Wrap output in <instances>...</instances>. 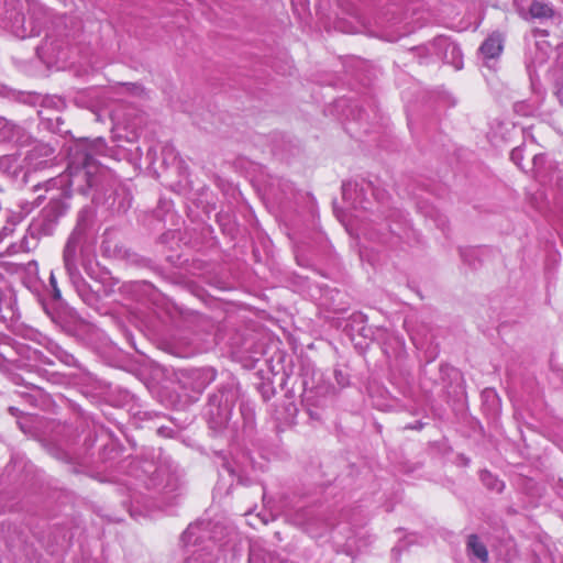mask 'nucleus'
<instances>
[{
	"label": "nucleus",
	"mask_w": 563,
	"mask_h": 563,
	"mask_svg": "<svg viewBox=\"0 0 563 563\" xmlns=\"http://www.w3.org/2000/svg\"><path fill=\"white\" fill-rule=\"evenodd\" d=\"M23 352H31V354H27V358H33L35 361H40L44 364H53V362L45 357L41 352L36 350H30L20 345H14L10 338H0V356L10 363L18 364L20 366L21 360L18 357V355L22 354Z\"/></svg>",
	"instance_id": "obj_8"
},
{
	"label": "nucleus",
	"mask_w": 563,
	"mask_h": 563,
	"mask_svg": "<svg viewBox=\"0 0 563 563\" xmlns=\"http://www.w3.org/2000/svg\"><path fill=\"white\" fill-rule=\"evenodd\" d=\"M523 152L525 148L522 146H518L515 147L510 153V159L520 168H522L521 162L523 159Z\"/></svg>",
	"instance_id": "obj_21"
},
{
	"label": "nucleus",
	"mask_w": 563,
	"mask_h": 563,
	"mask_svg": "<svg viewBox=\"0 0 563 563\" xmlns=\"http://www.w3.org/2000/svg\"><path fill=\"white\" fill-rule=\"evenodd\" d=\"M503 52V38L499 34H492L479 46L483 65L490 70L496 69L498 58Z\"/></svg>",
	"instance_id": "obj_10"
},
{
	"label": "nucleus",
	"mask_w": 563,
	"mask_h": 563,
	"mask_svg": "<svg viewBox=\"0 0 563 563\" xmlns=\"http://www.w3.org/2000/svg\"><path fill=\"white\" fill-rule=\"evenodd\" d=\"M194 377L203 378V383L199 386V388H203L211 380L214 379V372L212 369H196L192 372Z\"/></svg>",
	"instance_id": "obj_20"
},
{
	"label": "nucleus",
	"mask_w": 563,
	"mask_h": 563,
	"mask_svg": "<svg viewBox=\"0 0 563 563\" xmlns=\"http://www.w3.org/2000/svg\"><path fill=\"white\" fill-rule=\"evenodd\" d=\"M90 211L84 209L69 235L63 252V262L68 279L84 302H98L97 291L92 290L79 272V264L91 278L95 276L96 254L93 243L88 235Z\"/></svg>",
	"instance_id": "obj_3"
},
{
	"label": "nucleus",
	"mask_w": 563,
	"mask_h": 563,
	"mask_svg": "<svg viewBox=\"0 0 563 563\" xmlns=\"http://www.w3.org/2000/svg\"><path fill=\"white\" fill-rule=\"evenodd\" d=\"M519 14L528 20V19H544L550 18L553 14V10L549 3L534 0L531 2L529 10L526 11L521 2L519 0H515Z\"/></svg>",
	"instance_id": "obj_12"
},
{
	"label": "nucleus",
	"mask_w": 563,
	"mask_h": 563,
	"mask_svg": "<svg viewBox=\"0 0 563 563\" xmlns=\"http://www.w3.org/2000/svg\"><path fill=\"white\" fill-rule=\"evenodd\" d=\"M181 540L186 547L196 548L184 563H216L214 550L234 555L238 532L232 525L203 519L189 525Z\"/></svg>",
	"instance_id": "obj_4"
},
{
	"label": "nucleus",
	"mask_w": 563,
	"mask_h": 563,
	"mask_svg": "<svg viewBox=\"0 0 563 563\" xmlns=\"http://www.w3.org/2000/svg\"><path fill=\"white\" fill-rule=\"evenodd\" d=\"M467 550L470 554L475 556L482 562H486L488 559V552L484 543H482L477 536L471 534L467 540Z\"/></svg>",
	"instance_id": "obj_17"
},
{
	"label": "nucleus",
	"mask_w": 563,
	"mask_h": 563,
	"mask_svg": "<svg viewBox=\"0 0 563 563\" xmlns=\"http://www.w3.org/2000/svg\"><path fill=\"white\" fill-rule=\"evenodd\" d=\"M159 465L154 461L132 460L129 463V474L142 482L147 489L162 487L163 498L176 499L174 494L180 487V476L177 467L167 457L159 455Z\"/></svg>",
	"instance_id": "obj_5"
},
{
	"label": "nucleus",
	"mask_w": 563,
	"mask_h": 563,
	"mask_svg": "<svg viewBox=\"0 0 563 563\" xmlns=\"http://www.w3.org/2000/svg\"><path fill=\"white\" fill-rule=\"evenodd\" d=\"M109 151L102 137L81 139L75 142L69 147V162L66 172L44 184L45 190L52 195L48 205L29 225L27 231L32 243L27 236H23L19 244L9 243L4 251L8 254L29 252L35 246L40 236L53 234L59 218L69 208L66 199L74 191L88 195L92 189H101V184L108 178L109 173L98 163L97 158L108 156Z\"/></svg>",
	"instance_id": "obj_1"
},
{
	"label": "nucleus",
	"mask_w": 563,
	"mask_h": 563,
	"mask_svg": "<svg viewBox=\"0 0 563 563\" xmlns=\"http://www.w3.org/2000/svg\"><path fill=\"white\" fill-rule=\"evenodd\" d=\"M297 522L303 527L306 532H308L312 538H320L323 536V532L327 531L331 525L324 522L319 517L310 516L305 518H298Z\"/></svg>",
	"instance_id": "obj_13"
},
{
	"label": "nucleus",
	"mask_w": 563,
	"mask_h": 563,
	"mask_svg": "<svg viewBox=\"0 0 563 563\" xmlns=\"http://www.w3.org/2000/svg\"><path fill=\"white\" fill-rule=\"evenodd\" d=\"M343 200L356 212L347 223L340 219L350 234L361 235L382 243L389 242V236L407 229V220L398 209H391L385 190L373 188L372 184L358 187L356 183L342 185Z\"/></svg>",
	"instance_id": "obj_2"
},
{
	"label": "nucleus",
	"mask_w": 563,
	"mask_h": 563,
	"mask_svg": "<svg viewBox=\"0 0 563 563\" xmlns=\"http://www.w3.org/2000/svg\"><path fill=\"white\" fill-rule=\"evenodd\" d=\"M31 333V339L33 340H38L40 343H43L45 342L46 343V347L47 350L56 357L58 358L60 362L65 363V364H70L71 361L74 360L73 355L68 354L66 351H64L59 345H57L56 343L47 340L46 338L42 336L40 333H37L36 331H33L31 330L30 331Z\"/></svg>",
	"instance_id": "obj_14"
},
{
	"label": "nucleus",
	"mask_w": 563,
	"mask_h": 563,
	"mask_svg": "<svg viewBox=\"0 0 563 563\" xmlns=\"http://www.w3.org/2000/svg\"><path fill=\"white\" fill-rule=\"evenodd\" d=\"M27 140L29 135L23 128L0 117V143L8 142L22 145L26 143Z\"/></svg>",
	"instance_id": "obj_11"
},
{
	"label": "nucleus",
	"mask_w": 563,
	"mask_h": 563,
	"mask_svg": "<svg viewBox=\"0 0 563 563\" xmlns=\"http://www.w3.org/2000/svg\"><path fill=\"white\" fill-rule=\"evenodd\" d=\"M481 479L487 488L498 493H500L505 487V484L488 471H483L481 473Z\"/></svg>",
	"instance_id": "obj_18"
},
{
	"label": "nucleus",
	"mask_w": 563,
	"mask_h": 563,
	"mask_svg": "<svg viewBox=\"0 0 563 563\" xmlns=\"http://www.w3.org/2000/svg\"><path fill=\"white\" fill-rule=\"evenodd\" d=\"M21 168L22 165L16 154L0 156V170L2 173L16 177Z\"/></svg>",
	"instance_id": "obj_15"
},
{
	"label": "nucleus",
	"mask_w": 563,
	"mask_h": 563,
	"mask_svg": "<svg viewBox=\"0 0 563 563\" xmlns=\"http://www.w3.org/2000/svg\"><path fill=\"white\" fill-rule=\"evenodd\" d=\"M532 161H533V166L537 168L539 163L544 161V156L543 155H539V154H534L533 157H532Z\"/></svg>",
	"instance_id": "obj_23"
},
{
	"label": "nucleus",
	"mask_w": 563,
	"mask_h": 563,
	"mask_svg": "<svg viewBox=\"0 0 563 563\" xmlns=\"http://www.w3.org/2000/svg\"><path fill=\"white\" fill-rule=\"evenodd\" d=\"M67 43L47 34L43 43L36 48L37 56L46 64L66 59L64 47Z\"/></svg>",
	"instance_id": "obj_9"
},
{
	"label": "nucleus",
	"mask_w": 563,
	"mask_h": 563,
	"mask_svg": "<svg viewBox=\"0 0 563 563\" xmlns=\"http://www.w3.org/2000/svg\"><path fill=\"white\" fill-rule=\"evenodd\" d=\"M433 53L443 59L444 63L450 64L454 69L460 70L463 68V54L460 46L445 36L437 37L431 44Z\"/></svg>",
	"instance_id": "obj_7"
},
{
	"label": "nucleus",
	"mask_w": 563,
	"mask_h": 563,
	"mask_svg": "<svg viewBox=\"0 0 563 563\" xmlns=\"http://www.w3.org/2000/svg\"><path fill=\"white\" fill-rule=\"evenodd\" d=\"M5 20L10 31L20 38L40 35L43 22L46 21V13L42 8H34L26 19L21 12L5 11Z\"/></svg>",
	"instance_id": "obj_6"
},
{
	"label": "nucleus",
	"mask_w": 563,
	"mask_h": 563,
	"mask_svg": "<svg viewBox=\"0 0 563 563\" xmlns=\"http://www.w3.org/2000/svg\"><path fill=\"white\" fill-rule=\"evenodd\" d=\"M49 284H51L52 289H53V297L55 299H59L60 298V290L57 287V280H56V277H55L53 272H51Z\"/></svg>",
	"instance_id": "obj_22"
},
{
	"label": "nucleus",
	"mask_w": 563,
	"mask_h": 563,
	"mask_svg": "<svg viewBox=\"0 0 563 563\" xmlns=\"http://www.w3.org/2000/svg\"><path fill=\"white\" fill-rule=\"evenodd\" d=\"M413 429H421L422 428V424L421 423H418L417 426L412 427Z\"/></svg>",
	"instance_id": "obj_25"
},
{
	"label": "nucleus",
	"mask_w": 563,
	"mask_h": 563,
	"mask_svg": "<svg viewBox=\"0 0 563 563\" xmlns=\"http://www.w3.org/2000/svg\"><path fill=\"white\" fill-rule=\"evenodd\" d=\"M172 505H173V504H172V503H169L168 505L164 506L163 510L167 512V511H168V508H169Z\"/></svg>",
	"instance_id": "obj_24"
},
{
	"label": "nucleus",
	"mask_w": 563,
	"mask_h": 563,
	"mask_svg": "<svg viewBox=\"0 0 563 563\" xmlns=\"http://www.w3.org/2000/svg\"><path fill=\"white\" fill-rule=\"evenodd\" d=\"M37 151H40V152H41V154H42V155H44V156H46V157L53 154V148H52V147H49V146H47V145H41V146H38V148H37V147H36V148H34V150L31 152V154L26 156V158H25V159L32 161V159H33V156L35 155V153H36ZM30 165H31L33 168H35V169H36V168H38V167L42 165V162H40V163H34V164H33L32 162H30Z\"/></svg>",
	"instance_id": "obj_19"
},
{
	"label": "nucleus",
	"mask_w": 563,
	"mask_h": 563,
	"mask_svg": "<svg viewBox=\"0 0 563 563\" xmlns=\"http://www.w3.org/2000/svg\"><path fill=\"white\" fill-rule=\"evenodd\" d=\"M249 563H296L289 560H279L273 558L271 554L252 545L249 554Z\"/></svg>",
	"instance_id": "obj_16"
}]
</instances>
